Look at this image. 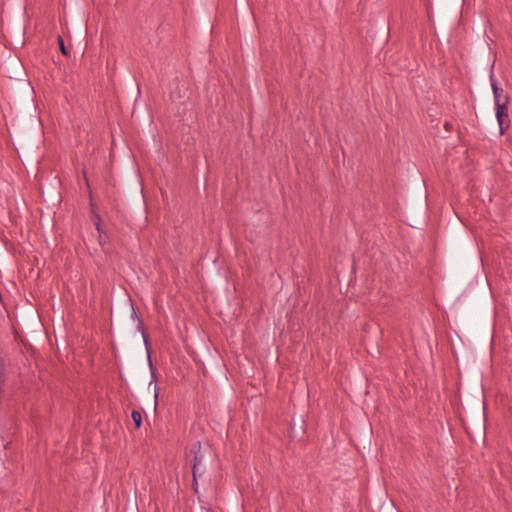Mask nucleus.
<instances>
[{
	"label": "nucleus",
	"instance_id": "nucleus-1",
	"mask_svg": "<svg viewBox=\"0 0 512 512\" xmlns=\"http://www.w3.org/2000/svg\"><path fill=\"white\" fill-rule=\"evenodd\" d=\"M490 84L494 96L495 113L499 125L500 134H504L510 126L508 115V105L510 97L503 88L499 87L498 82L493 73L490 74Z\"/></svg>",
	"mask_w": 512,
	"mask_h": 512
},
{
	"label": "nucleus",
	"instance_id": "nucleus-2",
	"mask_svg": "<svg viewBox=\"0 0 512 512\" xmlns=\"http://www.w3.org/2000/svg\"><path fill=\"white\" fill-rule=\"evenodd\" d=\"M201 444L200 442H196L192 445L191 452L194 453L193 456V467H192V474H193V488L195 492H197V479L204 473V469L201 468V462L203 459L202 454L200 453Z\"/></svg>",
	"mask_w": 512,
	"mask_h": 512
},
{
	"label": "nucleus",
	"instance_id": "nucleus-3",
	"mask_svg": "<svg viewBox=\"0 0 512 512\" xmlns=\"http://www.w3.org/2000/svg\"><path fill=\"white\" fill-rule=\"evenodd\" d=\"M133 318H135L137 320V329L138 331L141 332L142 334V337H143V341H144V344H145V348L148 352V355L150 354V350H151V345H150V342H149V339H148V336L146 334V331H145V328H144V323L143 321L137 316L135 310L133 309L132 311V315H131Z\"/></svg>",
	"mask_w": 512,
	"mask_h": 512
},
{
	"label": "nucleus",
	"instance_id": "nucleus-4",
	"mask_svg": "<svg viewBox=\"0 0 512 512\" xmlns=\"http://www.w3.org/2000/svg\"><path fill=\"white\" fill-rule=\"evenodd\" d=\"M131 418L134 422V425H135V428L136 429H139L142 425V415L139 411L137 410H132L131 412Z\"/></svg>",
	"mask_w": 512,
	"mask_h": 512
},
{
	"label": "nucleus",
	"instance_id": "nucleus-5",
	"mask_svg": "<svg viewBox=\"0 0 512 512\" xmlns=\"http://www.w3.org/2000/svg\"><path fill=\"white\" fill-rule=\"evenodd\" d=\"M92 220H93V223L96 227V230L99 232V234L102 233V227H101V217L99 214H97L96 212L92 211V216H91Z\"/></svg>",
	"mask_w": 512,
	"mask_h": 512
},
{
	"label": "nucleus",
	"instance_id": "nucleus-6",
	"mask_svg": "<svg viewBox=\"0 0 512 512\" xmlns=\"http://www.w3.org/2000/svg\"><path fill=\"white\" fill-rule=\"evenodd\" d=\"M57 41H58V45H59V49H60L61 53L64 56H69L70 53H69L68 49L66 48L64 40L61 35H58Z\"/></svg>",
	"mask_w": 512,
	"mask_h": 512
},
{
	"label": "nucleus",
	"instance_id": "nucleus-7",
	"mask_svg": "<svg viewBox=\"0 0 512 512\" xmlns=\"http://www.w3.org/2000/svg\"><path fill=\"white\" fill-rule=\"evenodd\" d=\"M155 393H154V398H155V406L157 405V399H158V386L157 384H155Z\"/></svg>",
	"mask_w": 512,
	"mask_h": 512
},
{
	"label": "nucleus",
	"instance_id": "nucleus-8",
	"mask_svg": "<svg viewBox=\"0 0 512 512\" xmlns=\"http://www.w3.org/2000/svg\"><path fill=\"white\" fill-rule=\"evenodd\" d=\"M83 177H84V180H85L86 186H87V188L89 189V188H90V184H89V180H88V178H87V176H86L85 171L83 172Z\"/></svg>",
	"mask_w": 512,
	"mask_h": 512
},
{
	"label": "nucleus",
	"instance_id": "nucleus-9",
	"mask_svg": "<svg viewBox=\"0 0 512 512\" xmlns=\"http://www.w3.org/2000/svg\"><path fill=\"white\" fill-rule=\"evenodd\" d=\"M444 127H445V129H446V130H450V128H451V124H450L449 122H446V123L444 124Z\"/></svg>",
	"mask_w": 512,
	"mask_h": 512
},
{
	"label": "nucleus",
	"instance_id": "nucleus-10",
	"mask_svg": "<svg viewBox=\"0 0 512 512\" xmlns=\"http://www.w3.org/2000/svg\"><path fill=\"white\" fill-rule=\"evenodd\" d=\"M152 378H153L154 381H156V376H155V373H154L153 370H152Z\"/></svg>",
	"mask_w": 512,
	"mask_h": 512
},
{
	"label": "nucleus",
	"instance_id": "nucleus-11",
	"mask_svg": "<svg viewBox=\"0 0 512 512\" xmlns=\"http://www.w3.org/2000/svg\"><path fill=\"white\" fill-rule=\"evenodd\" d=\"M149 365H150V367L152 368V362H151V360H150V359H149Z\"/></svg>",
	"mask_w": 512,
	"mask_h": 512
}]
</instances>
